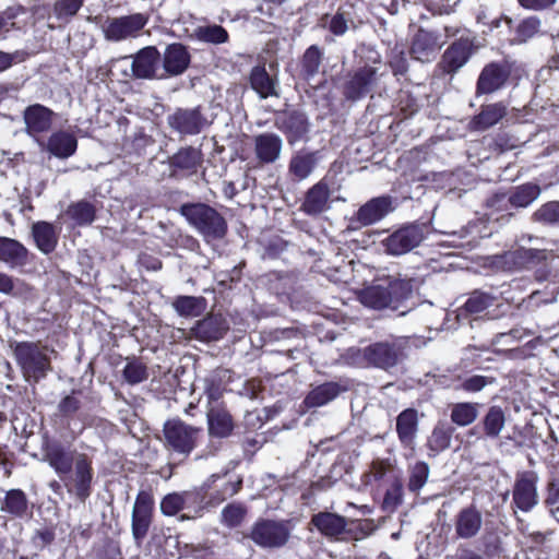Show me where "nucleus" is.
Listing matches in <instances>:
<instances>
[{"label":"nucleus","mask_w":559,"mask_h":559,"mask_svg":"<svg viewBox=\"0 0 559 559\" xmlns=\"http://www.w3.org/2000/svg\"><path fill=\"white\" fill-rule=\"evenodd\" d=\"M414 278H386L362 288L358 300L373 310L400 309L413 296Z\"/></svg>","instance_id":"1"},{"label":"nucleus","mask_w":559,"mask_h":559,"mask_svg":"<svg viewBox=\"0 0 559 559\" xmlns=\"http://www.w3.org/2000/svg\"><path fill=\"white\" fill-rule=\"evenodd\" d=\"M369 56L359 57L356 66L347 71L342 84L343 97L352 103H356L369 95L378 83V71L380 56L377 51L367 50Z\"/></svg>","instance_id":"2"},{"label":"nucleus","mask_w":559,"mask_h":559,"mask_svg":"<svg viewBox=\"0 0 559 559\" xmlns=\"http://www.w3.org/2000/svg\"><path fill=\"white\" fill-rule=\"evenodd\" d=\"M555 257L546 249L519 247L498 257V263L507 271L531 270L535 281L546 282L552 274Z\"/></svg>","instance_id":"3"},{"label":"nucleus","mask_w":559,"mask_h":559,"mask_svg":"<svg viewBox=\"0 0 559 559\" xmlns=\"http://www.w3.org/2000/svg\"><path fill=\"white\" fill-rule=\"evenodd\" d=\"M180 214L186 217L206 241L221 240L228 233L225 217L213 206L205 203H185Z\"/></svg>","instance_id":"4"},{"label":"nucleus","mask_w":559,"mask_h":559,"mask_svg":"<svg viewBox=\"0 0 559 559\" xmlns=\"http://www.w3.org/2000/svg\"><path fill=\"white\" fill-rule=\"evenodd\" d=\"M14 356L26 381L38 382L51 369L50 358L36 343L19 342L13 349Z\"/></svg>","instance_id":"5"},{"label":"nucleus","mask_w":559,"mask_h":559,"mask_svg":"<svg viewBox=\"0 0 559 559\" xmlns=\"http://www.w3.org/2000/svg\"><path fill=\"white\" fill-rule=\"evenodd\" d=\"M273 123L284 134L290 146L309 140L311 123L308 115L302 109L286 108L276 110Z\"/></svg>","instance_id":"6"},{"label":"nucleus","mask_w":559,"mask_h":559,"mask_svg":"<svg viewBox=\"0 0 559 559\" xmlns=\"http://www.w3.org/2000/svg\"><path fill=\"white\" fill-rule=\"evenodd\" d=\"M497 296L481 289H474L467 294L463 305L455 310V319L460 325L474 328L488 318L487 310L497 304Z\"/></svg>","instance_id":"7"},{"label":"nucleus","mask_w":559,"mask_h":559,"mask_svg":"<svg viewBox=\"0 0 559 559\" xmlns=\"http://www.w3.org/2000/svg\"><path fill=\"white\" fill-rule=\"evenodd\" d=\"M477 49L475 36H461L443 51L437 69L444 75H453L468 62Z\"/></svg>","instance_id":"8"},{"label":"nucleus","mask_w":559,"mask_h":559,"mask_svg":"<svg viewBox=\"0 0 559 559\" xmlns=\"http://www.w3.org/2000/svg\"><path fill=\"white\" fill-rule=\"evenodd\" d=\"M425 225H404L382 240L384 251L390 255H402L418 247L425 239Z\"/></svg>","instance_id":"9"},{"label":"nucleus","mask_w":559,"mask_h":559,"mask_svg":"<svg viewBox=\"0 0 559 559\" xmlns=\"http://www.w3.org/2000/svg\"><path fill=\"white\" fill-rule=\"evenodd\" d=\"M512 71L513 63L508 59L488 62L477 78L476 94L489 95L501 90L508 83Z\"/></svg>","instance_id":"10"},{"label":"nucleus","mask_w":559,"mask_h":559,"mask_svg":"<svg viewBox=\"0 0 559 559\" xmlns=\"http://www.w3.org/2000/svg\"><path fill=\"white\" fill-rule=\"evenodd\" d=\"M165 444L169 450L188 455L195 447L200 429L181 420H168L164 425Z\"/></svg>","instance_id":"11"},{"label":"nucleus","mask_w":559,"mask_h":559,"mask_svg":"<svg viewBox=\"0 0 559 559\" xmlns=\"http://www.w3.org/2000/svg\"><path fill=\"white\" fill-rule=\"evenodd\" d=\"M169 128L181 135H197L209 124L202 106L194 108H176L167 116Z\"/></svg>","instance_id":"12"},{"label":"nucleus","mask_w":559,"mask_h":559,"mask_svg":"<svg viewBox=\"0 0 559 559\" xmlns=\"http://www.w3.org/2000/svg\"><path fill=\"white\" fill-rule=\"evenodd\" d=\"M486 374H474L465 379L461 384L467 385H485L492 384L499 379H508L509 384H527L532 373L526 371L524 364H520L516 368L510 369L507 367H487Z\"/></svg>","instance_id":"13"},{"label":"nucleus","mask_w":559,"mask_h":559,"mask_svg":"<svg viewBox=\"0 0 559 559\" xmlns=\"http://www.w3.org/2000/svg\"><path fill=\"white\" fill-rule=\"evenodd\" d=\"M148 17L143 13H133L108 21L104 34L110 41H120L129 37H135L145 27Z\"/></svg>","instance_id":"14"},{"label":"nucleus","mask_w":559,"mask_h":559,"mask_svg":"<svg viewBox=\"0 0 559 559\" xmlns=\"http://www.w3.org/2000/svg\"><path fill=\"white\" fill-rule=\"evenodd\" d=\"M538 477L534 472H523L515 478L513 503L524 512L531 511L538 503Z\"/></svg>","instance_id":"15"},{"label":"nucleus","mask_w":559,"mask_h":559,"mask_svg":"<svg viewBox=\"0 0 559 559\" xmlns=\"http://www.w3.org/2000/svg\"><path fill=\"white\" fill-rule=\"evenodd\" d=\"M289 531L285 524L274 521H261L251 532L252 540L261 547H281L286 544Z\"/></svg>","instance_id":"16"},{"label":"nucleus","mask_w":559,"mask_h":559,"mask_svg":"<svg viewBox=\"0 0 559 559\" xmlns=\"http://www.w3.org/2000/svg\"><path fill=\"white\" fill-rule=\"evenodd\" d=\"M204 154L200 147L187 145L180 147L168 158L169 168L174 174L193 176L203 165Z\"/></svg>","instance_id":"17"},{"label":"nucleus","mask_w":559,"mask_h":559,"mask_svg":"<svg viewBox=\"0 0 559 559\" xmlns=\"http://www.w3.org/2000/svg\"><path fill=\"white\" fill-rule=\"evenodd\" d=\"M228 330L229 324L222 314L211 313L195 322L190 335L200 342H213L222 340Z\"/></svg>","instance_id":"18"},{"label":"nucleus","mask_w":559,"mask_h":559,"mask_svg":"<svg viewBox=\"0 0 559 559\" xmlns=\"http://www.w3.org/2000/svg\"><path fill=\"white\" fill-rule=\"evenodd\" d=\"M55 111L41 104H32L23 111V120L28 135L48 132L53 123Z\"/></svg>","instance_id":"19"},{"label":"nucleus","mask_w":559,"mask_h":559,"mask_svg":"<svg viewBox=\"0 0 559 559\" xmlns=\"http://www.w3.org/2000/svg\"><path fill=\"white\" fill-rule=\"evenodd\" d=\"M160 61L166 73L165 76H178L189 68L191 55L183 44L171 43L166 46Z\"/></svg>","instance_id":"20"},{"label":"nucleus","mask_w":559,"mask_h":559,"mask_svg":"<svg viewBox=\"0 0 559 559\" xmlns=\"http://www.w3.org/2000/svg\"><path fill=\"white\" fill-rule=\"evenodd\" d=\"M162 55L155 46H146L140 49L133 57L131 64L135 79H156V70L160 63Z\"/></svg>","instance_id":"21"},{"label":"nucleus","mask_w":559,"mask_h":559,"mask_svg":"<svg viewBox=\"0 0 559 559\" xmlns=\"http://www.w3.org/2000/svg\"><path fill=\"white\" fill-rule=\"evenodd\" d=\"M401 349L394 343L377 342L364 349V358L372 366L389 369L400 359Z\"/></svg>","instance_id":"22"},{"label":"nucleus","mask_w":559,"mask_h":559,"mask_svg":"<svg viewBox=\"0 0 559 559\" xmlns=\"http://www.w3.org/2000/svg\"><path fill=\"white\" fill-rule=\"evenodd\" d=\"M74 465L72 485L67 484L68 491L73 492L80 500L84 501L91 495L92 463L84 454H80L75 456Z\"/></svg>","instance_id":"23"},{"label":"nucleus","mask_w":559,"mask_h":559,"mask_svg":"<svg viewBox=\"0 0 559 559\" xmlns=\"http://www.w3.org/2000/svg\"><path fill=\"white\" fill-rule=\"evenodd\" d=\"M153 501L148 493L141 491L132 512V533L136 540H142L151 525Z\"/></svg>","instance_id":"24"},{"label":"nucleus","mask_w":559,"mask_h":559,"mask_svg":"<svg viewBox=\"0 0 559 559\" xmlns=\"http://www.w3.org/2000/svg\"><path fill=\"white\" fill-rule=\"evenodd\" d=\"M321 158L320 151L301 148L295 152L288 163V174L295 181L308 178Z\"/></svg>","instance_id":"25"},{"label":"nucleus","mask_w":559,"mask_h":559,"mask_svg":"<svg viewBox=\"0 0 559 559\" xmlns=\"http://www.w3.org/2000/svg\"><path fill=\"white\" fill-rule=\"evenodd\" d=\"M393 209L392 198L390 195L372 198L358 209L356 219L362 226H369L381 221L392 212Z\"/></svg>","instance_id":"26"},{"label":"nucleus","mask_w":559,"mask_h":559,"mask_svg":"<svg viewBox=\"0 0 559 559\" xmlns=\"http://www.w3.org/2000/svg\"><path fill=\"white\" fill-rule=\"evenodd\" d=\"M254 154L262 165L273 164L278 159L283 142L280 135L273 132H264L254 136Z\"/></svg>","instance_id":"27"},{"label":"nucleus","mask_w":559,"mask_h":559,"mask_svg":"<svg viewBox=\"0 0 559 559\" xmlns=\"http://www.w3.org/2000/svg\"><path fill=\"white\" fill-rule=\"evenodd\" d=\"M484 209L487 218L498 223H509L515 216L507 191L490 194L485 200Z\"/></svg>","instance_id":"28"},{"label":"nucleus","mask_w":559,"mask_h":559,"mask_svg":"<svg viewBox=\"0 0 559 559\" xmlns=\"http://www.w3.org/2000/svg\"><path fill=\"white\" fill-rule=\"evenodd\" d=\"M250 87L258 94L261 99L278 96V80L276 75H271L264 64L254 66L248 78Z\"/></svg>","instance_id":"29"},{"label":"nucleus","mask_w":559,"mask_h":559,"mask_svg":"<svg viewBox=\"0 0 559 559\" xmlns=\"http://www.w3.org/2000/svg\"><path fill=\"white\" fill-rule=\"evenodd\" d=\"M329 186L325 181L320 180L308 189L300 205V210L310 216L319 215L329 207Z\"/></svg>","instance_id":"30"},{"label":"nucleus","mask_w":559,"mask_h":559,"mask_svg":"<svg viewBox=\"0 0 559 559\" xmlns=\"http://www.w3.org/2000/svg\"><path fill=\"white\" fill-rule=\"evenodd\" d=\"M44 460L53 468L61 479H64V477L69 475L73 463L75 464L73 453L58 443L46 445Z\"/></svg>","instance_id":"31"},{"label":"nucleus","mask_w":559,"mask_h":559,"mask_svg":"<svg viewBox=\"0 0 559 559\" xmlns=\"http://www.w3.org/2000/svg\"><path fill=\"white\" fill-rule=\"evenodd\" d=\"M45 148L50 155L60 159H67L75 154L78 139L68 131L59 130L49 135Z\"/></svg>","instance_id":"32"},{"label":"nucleus","mask_w":559,"mask_h":559,"mask_svg":"<svg viewBox=\"0 0 559 559\" xmlns=\"http://www.w3.org/2000/svg\"><path fill=\"white\" fill-rule=\"evenodd\" d=\"M27 248L16 239L0 237V261L11 269L23 267L28 263Z\"/></svg>","instance_id":"33"},{"label":"nucleus","mask_w":559,"mask_h":559,"mask_svg":"<svg viewBox=\"0 0 559 559\" xmlns=\"http://www.w3.org/2000/svg\"><path fill=\"white\" fill-rule=\"evenodd\" d=\"M438 48V36L433 32L419 28L414 35L409 53L418 61H429Z\"/></svg>","instance_id":"34"},{"label":"nucleus","mask_w":559,"mask_h":559,"mask_svg":"<svg viewBox=\"0 0 559 559\" xmlns=\"http://www.w3.org/2000/svg\"><path fill=\"white\" fill-rule=\"evenodd\" d=\"M418 431V412L415 408L404 409L396 418V432L401 443L414 448Z\"/></svg>","instance_id":"35"},{"label":"nucleus","mask_w":559,"mask_h":559,"mask_svg":"<svg viewBox=\"0 0 559 559\" xmlns=\"http://www.w3.org/2000/svg\"><path fill=\"white\" fill-rule=\"evenodd\" d=\"M507 115V107L503 103L483 105L469 124L472 130L484 131L497 124Z\"/></svg>","instance_id":"36"},{"label":"nucleus","mask_w":559,"mask_h":559,"mask_svg":"<svg viewBox=\"0 0 559 559\" xmlns=\"http://www.w3.org/2000/svg\"><path fill=\"white\" fill-rule=\"evenodd\" d=\"M119 359L124 360V366L121 370L123 382L127 384H139L148 379L150 367L143 357L131 355L126 358L119 356Z\"/></svg>","instance_id":"37"},{"label":"nucleus","mask_w":559,"mask_h":559,"mask_svg":"<svg viewBox=\"0 0 559 559\" xmlns=\"http://www.w3.org/2000/svg\"><path fill=\"white\" fill-rule=\"evenodd\" d=\"M313 526L326 537H338L346 530V519L331 512H319L311 519Z\"/></svg>","instance_id":"38"},{"label":"nucleus","mask_w":559,"mask_h":559,"mask_svg":"<svg viewBox=\"0 0 559 559\" xmlns=\"http://www.w3.org/2000/svg\"><path fill=\"white\" fill-rule=\"evenodd\" d=\"M503 22L513 32L512 41L516 44L528 41L540 31L542 26L540 19L535 15L522 19L516 25H513V20L509 16H504Z\"/></svg>","instance_id":"39"},{"label":"nucleus","mask_w":559,"mask_h":559,"mask_svg":"<svg viewBox=\"0 0 559 559\" xmlns=\"http://www.w3.org/2000/svg\"><path fill=\"white\" fill-rule=\"evenodd\" d=\"M481 527V514L475 507L462 509L455 522V532L461 538L474 537Z\"/></svg>","instance_id":"40"},{"label":"nucleus","mask_w":559,"mask_h":559,"mask_svg":"<svg viewBox=\"0 0 559 559\" xmlns=\"http://www.w3.org/2000/svg\"><path fill=\"white\" fill-rule=\"evenodd\" d=\"M513 212L528 207L540 194L542 189L537 183L525 182L507 191Z\"/></svg>","instance_id":"41"},{"label":"nucleus","mask_w":559,"mask_h":559,"mask_svg":"<svg viewBox=\"0 0 559 559\" xmlns=\"http://www.w3.org/2000/svg\"><path fill=\"white\" fill-rule=\"evenodd\" d=\"M32 234L37 248L45 254H49L56 249L58 236L51 223L45 221L34 223Z\"/></svg>","instance_id":"42"},{"label":"nucleus","mask_w":559,"mask_h":559,"mask_svg":"<svg viewBox=\"0 0 559 559\" xmlns=\"http://www.w3.org/2000/svg\"><path fill=\"white\" fill-rule=\"evenodd\" d=\"M349 24H353L350 13L342 8H338L333 15L325 13L318 19V26L328 29L336 37L345 35L349 29Z\"/></svg>","instance_id":"43"},{"label":"nucleus","mask_w":559,"mask_h":559,"mask_svg":"<svg viewBox=\"0 0 559 559\" xmlns=\"http://www.w3.org/2000/svg\"><path fill=\"white\" fill-rule=\"evenodd\" d=\"M323 61V50L318 45L309 46L300 58V74L304 80L313 79L320 71Z\"/></svg>","instance_id":"44"},{"label":"nucleus","mask_w":559,"mask_h":559,"mask_svg":"<svg viewBox=\"0 0 559 559\" xmlns=\"http://www.w3.org/2000/svg\"><path fill=\"white\" fill-rule=\"evenodd\" d=\"M173 308L181 317H199L206 308V299L203 296H177L173 301Z\"/></svg>","instance_id":"45"},{"label":"nucleus","mask_w":559,"mask_h":559,"mask_svg":"<svg viewBox=\"0 0 559 559\" xmlns=\"http://www.w3.org/2000/svg\"><path fill=\"white\" fill-rule=\"evenodd\" d=\"M0 511L16 518H24L28 511V500L21 489H11L5 492Z\"/></svg>","instance_id":"46"},{"label":"nucleus","mask_w":559,"mask_h":559,"mask_svg":"<svg viewBox=\"0 0 559 559\" xmlns=\"http://www.w3.org/2000/svg\"><path fill=\"white\" fill-rule=\"evenodd\" d=\"M207 421L210 435L218 438L229 436L234 427L231 417L225 409L211 408L207 413Z\"/></svg>","instance_id":"47"},{"label":"nucleus","mask_w":559,"mask_h":559,"mask_svg":"<svg viewBox=\"0 0 559 559\" xmlns=\"http://www.w3.org/2000/svg\"><path fill=\"white\" fill-rule=\"evenodd\" d=\"M67 215L78 226L91 225L96 219V207L93 203L81 200L71 203L67 209Z\"/></svg>","instance_id":"48"},{"label":"nucleus","mask_w":559,"mask_h":559,"mask_svg":"<svg viewBox=\"0 0 559 559\" xmlns=\"http://www.w3.org/2000/svg\"><path fill=\"white\" fill-rule=\"evenodd\" d=\"M483 143L489 152L496 155H501L518 146L516 139L509 134L507 131H499L496 134L484 136Z\"/></svg>","instance_id":"49"},{"label":"nucleus","mask_w":559,"mask_h":559,"mask_svg":"<svg viewBox=\"0 0 559 559\" xmlns=\"http://www.w3.org/2000/svg\"><path fill=\"white\" fill-rule=\"evenodd\" d=\"M532 219L544 226L559 225V201L542 204L532 215Z\"/></svg>","instance_id":"50"},{"label":"nucleus","mask_w":559,"mask_h":559,"mask_svg":"<svg viewBox=\"0 0 559 559\" xmlns=\"http://www.w3.org/2000/svg\"><path fill=\"white\" fill-rule=\"evenodd\" d=\"M338 393V386H314L305 399V404L307 407H319L334 400Z\"/></svg>","instance_id":"51"},{"label":"nucleus","mask_w":559,"mask_h":559,"mask_svg":"<svg viewBox=\"0 0 559 559\" xmlns=\"http://www.w3.org/2000/svg\"><path fill=\"white\" fill-rule=\"evenodd\" d=\"M504 423L506 418L502 409L498 406L490 407L484 419L486 435L491 438L498 437L504 427Z\"/></svg>","instance_id":"52"},{"label":"nucleus","mask_w":559,"mask_h":559,"mask_svg":"<svg viewBox=\"0 0 559 559\" xmlns=\"http://www.w3.org/2000/svg\"><path fill=\"white\" fill-rule=\"evenodd\" d=\"M192 497L190 492L169 493L160 502V510L165 515H175L185 508L186 502Z\"/></svg>","instance_id":"53"},{"label":"nucleus","mask_w":559,"mask_h":559,"mask_svg":"<svg viewBox=\"0 0 559 559\" xmlns=\"http://www.w3.org/2000/svg\"><path fill=\"white\" fill-rule=\"evenodd\" d=\"M31 287L19 278H14L5 272L0 271V293L17 297L24 292L29 290Z\"/></svg>","instance_id":"54"},{"label":"nucleus","mask_w":559,"mask_h":559,"mask_svg":"<svg viewBox=\"0 0 559 559\" xmlns=\"http://www.w3.org/2000/svg\"><path fill=\"white\" fill-rule=\"evenodd\" d=\"M477 417L476 405L471 403H459L453 406L451 419L459 426H467Z\"/></svg>","instance_id":"55"},{"label":"nucleus","mask_w":559,"mask_h":559,"mask_svg":"<svg viewBox=\"0 0 559 559\" xmlns=\"http://www.w3.org/2000/svg\"><path fill=\"white\" fill-rule=\"evenodd\" d=\"M83 3L84 0H57L52 7L53 14L60 21H69L78 14Z\"/></svg>","instance_id":"56"},{"label":"nucleus","mask_w":559,"mask_h":559,"mask_svg":"<svg viewBox=\"0 0 559 559\" xmlns=\"http://www.w3.org/2000/svg\"><path fill=\"white\" fill-rule=\"evenodd\" d=\"M197 35L201 41L216 45L224 44L229 38L228 32L221 25L199 27Z\"/></svg>","instance_id":"57"},{"label":"nucleus","mask_w":559,"mask_h":559,"mask_svg":"<svg viewBox=\"0 0 559 559\" xmlns=\"http://www.w3.org/2000/svg\"><path fill=\"white\" fill-rule=\"evenodd\" d=\"M451 429L445 425H438L430 438L428 439V445L431 451L441 452L450 447L451 443Z\"/></svg>","instance_id":"58"},{"label":"nucleus","mask_w":559,"mask_h":559,"mask_svg":"<svg viewBox=\"0 0 559 559\" xmlns=\"http://www.w3.org/2000/svg\"><path fill=\"white\" fill-rule=\"evenodd\" d=\"M388 64L394 76H404L408 72L406 51L395 46L390 52Z\"/></svg>","instance_id":"59"},{"label":"nucleus","mask_w":559,"mask_h":559,"mask_svg":"<svg viewBox=\"0 0 559 559\" xmlns=\"http://www.w3.org/2000/svg\"><path fill=\"white\" fill-rule=\"evenodd\" d=\"M395 100L396 107L405 118L412 117L419 110L418 99L409 91H399Z\"/></svg>","instance_id":"60"},{"label":"nucleus","mask_w":559,"mask_h":559,"mask_svg":"<svg viewBox=\"0 0 559 559\" xmlns=\"http://www.w3.org/2000/svg\"><path fill=\"white\" fill-rule=\"evenodd\" d=\"M429 476V466L425 462H417L411 469L408 489L411 491L420 490L427 483Z\"/></svg>","instance_id":"61"},{"label":"nucleus","mask_w":559,"mask_h":559,"mask_svg":"<svg viewBox=\"0 0 559 559\" xmlns=\"http://www.w3.org/2000/svg\"><path fill=\"white\" fill-rule=\"evenodd\" d=\"M402 498L403 486L401 481L395 480L384 495L382 508L388 512H393L401 504Z\"/></svg>","instance_id":"62"},{"label":"nucleus","mask_w":559,"mask_h":559,"mask_svg":"<svg viewBox=\"0 0 559 559\" xmlns=\"http://www.w3.org/2000/svg\"><path fill=\"white\" fill-rule=\"evenodd\" d=\"M246 515V509L241 504L230 503L222 511V521L229 527L238 526Z\"/></svg>","instance_id":"63"},{"label":"nucleus","mask_w":559,"mask_h":559,"mask_svg":"<svg viewBox=\"0 0 559 559\" xmlns=\"http://www.w3.org/2000/svg\"><path fill=\"white\" fill-rule=\"evenodd\" d=\"M391 468V464L384 460H376L372 462L370 471L364 475V481L366 485H370L372 481H378L384 477L386 472Z\"/></svg>","instance_id":"64"}]
</instances>
